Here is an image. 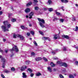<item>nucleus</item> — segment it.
<instances>
[{
    "mask_svg": "<svg viewBox=\"0 0 78 78\" xmlns=\"http://www.w3.org/2000/svg\"><path fill=\"white\" fill-rule=\"evenodd\" d=\"M31 55L32 56H34L35 54L34 52H32Z\"/></svg>",
    "mask_w": 78,
    "mask_h": 78,
    "instance_id": "nucleus-39",
    "label": "nucleus"
},
{
    "mask_svg": "<svg viewBox=\"0 0 78 78\" xmlns=\"http://www.w3.org/2000/svg\"><path fill=\"white\" fill-rule=\"evenodd\" d=\"M39 33H40L41 35H44V33H43V32H41V31H39Z\"/></svg>",
    "mask_w": 78,
    "mask_h": 78,
    "instance_id": "nucleus-36",
    "label": "nucleus"
},
{
    "mask_svg": "<svg viewBox=\"0 0 78 78\" xmlns=\"http://www.w3.org/2000/svg\"><path fill=\"white\" fill-rule=\"evenodd\" d=\"M39 9V7H34L35 10H38Z\"/></svg>",
    "mask_w": 78,
    "mask_h": 78,
    "instance_id": "nucleus-33",
    "label": "nucleus"
},
{
    "mask_svg": "<svg viewBox=\"0 0 78 78\" xmlns=\"http://www.w3.org/2000/svg\"><path fill=\"white\" fill-rule=\"evenodd\" d=\"M3 41L4 42H5L6 41V39H3Z\"/></svg>",
    "mask_w": 78,
    "mask_h": 78,
    "instance_id": "nucleus-57",
    "label": "nucleus"
},
{
    "mask_svg": "<svg viewBox=\"0 0 78 78\" xmlns=\"http://www.w3.org/2000/svg\"><path fill=\"white\" fill-rule=\"evenodd\" d=\"M16 19H13L12 20V22H16Z\"/></svg>",
    "mask_w": 78,
    "mask_h": 78,
    "instance_id": "nucleus-32",
    "label": "nucleus"
},
{
    "mask_svg": "<svg viewBox=\"0 0 78 78\" xmlns=\"http://www.w3.org/2000/svg\"><path fill=\"white\" fill-rule=\"evenodd\" d=\"M1 76L3 78H5V76H4V75L3 74H1Z\"/></svg>",
    "mask_w": 78,
    "mask_h": 78,
    "instance_id": "nucleus-47",
    "label": "nucleus"
},
{
    "mask_svg": "<svg viewBox=\"0 0 78 78\" xmlns=\"http://www.w3.org/2000/svg\"><path fill=\"white\" fill-rule=\"evenodd\" d=\"M47 5H51V0L48 1V2L47 3Z\"/></svg>",
    "mask_w": 78,
    "mask_h": 78,
    "instance_id": "nucleus-18",
    "label": "nucleus"
},
{
    "mask_svg": "<svg viewBox=\"0 0 78 78\" xmlns=\"http://www.w3.org/2000/svg\"><path fill=\"white\" fill-rule=\"evenodd\" d=\"M57 63L58 64H60V66H64L65 67H67V65L65 63L62 62L61 61H58L57 62Z\"/></svg>",
    "mask_w": 78,
    "mask_h": 78,
    "instance_id": "nucleus-3",
    "label": "nucleus"
},
{
    "mask_svg": "<svg viewBox=\"0 0 78 78\" xmlns=\"http://www.w3.org/2000/svg\"><path fill=\"white\" fill-rule=\"evenodd\" d=\"M30 33H31L32 35H34V32L33 31H31Z\"/></svg>",
    "mask_w": 78,
    "mask_h": 78,
    "instance_id": "nucleus-34",
    "label": "nucleus"
},
{
    "mask_svg": "<svg viewBox=\"0 0 78 78\" xmlns=\"http://www.w3.org/2000/svg\"><path fill=\"white\" fill-rule=\"evenodd\" d=\"M34 2H33L34 5H35L36 4V3H37L38 1L37 0H34Z\"/></svg>",
    "mask_w": 78,
    "mask_h": 78,
    "instance_id": "nucleus-21",
    "label": "nucleus"
},
{
    "mask_svg": "<svg viewBox=\"0 0 78 78\" xmlns=\"http://www.w3.org/2000/svg\"><path fill=\"white\" fill-rule=\"evenodd\" d=\"M4 72L5 73H9L10 72V71L9 70H4Z\"/></svg>",
    "mask_w": 78,
    "mask_h": 78,
    "instance_id": "nucleus-27",
    "label": "nucleus"
},
{
    "mask_svg": "<svg viewBox=\"0 0 78 78\" xmlns=\"http://www.w3.org/2000/svg\"><path fill=\"white\" fill-rule=\"evenodd\" d=\"M64 8V7L62 6L61 7V9H62L63 11H64V9H63Z\"/></svg>",
    "mask_w": 78,
    "mask_h": 78,
    "instance_id": "nucleus-51",
    "label": "nucleus"
},
{
    "mask_svg": "<svg viewBox=\"0 0 78 78\" xmlns=\"http://www.w3.org/2000/svg\"><path fill=\"white\" fill-rule=\"evenodd\" d=\"M48 10L50 12H51V11H53V9L52 8H50L48 9Z\"/></svg>",
    "mask_w": 78,
    "mask_h": 78,
    "instance_id": "nucleus-25",
    "label": "nucleus"
},
{
    "mask_svg": "<svg viewBox=\"0 0 78 78\" xmlns=\"http://www.w3.org/2000/svg\"><path fill=\"white\" fill-rule=\"evenodd\" d=\"M11 1H12V2H13L14 1H16V0H10Z\"/></svg>",
    "mask_w": 78,
    "mask_h": 78,
    "instance_id": "nucleus-61",
    "label": "nucleus"
},
{
    "mask_svg": "<svg viewBox=\"0 0 78 78\" xmlns=\"http://www.w3.org/2000/svg\"><path fill=\"white\" fill-rule=\"evenodd\" d=\"M37 19L40 22V25L41 27L42 28H44L45 27V26H44V25L42 23H45V21H44V19H41L40 18H37Z\"/></svg>",
    "mask_w": 78,
    "mask_h": 78,
    "instance_id": "nucleus-2",
    "label": "nucleus"
},
{
    "mask_svg": "<svg viewBox=\"0 0 78 78\" xmlns=\"http://www.w3.org/2000/svg\"><path fill=\"white\" fill-rule=\"evenodd\" d=\"M36 75L37 76H41V74L40 73H38L36 74Z\"/></svg>",
    "mask_w": 78,
    "mask_h": 78,
    "instance_id": "nucleus-22",
    "label": "nucleus"
},
{
    "mask_svg": "<svg viewBox=\"0 0 78 78\" xmlns=\"http://www.w3.org/2000/svg\"><path fill=\"white\" fill-rule=\"evenodd\" d=\"M15 48L13 47L12 48V49H10V51H16V52L19 51V49H18V48H17V46H14Z\"/></svg>",
    "mask_w": 78,
    "mask_h": 78,
    "instance_id": "nucleus-4",
    "label": "nucleus"
},
{
    "mask_svg": "<svg viewBox=\"0 0 78 78\" xmlns=\"http://www.w3.org/2000/svg\"><path fill=\"white\" fill-rule=\"evenodd\" d=\"M0 52H1L2 53H3V51L2 50H1V49L0 48Z\"/></svg>",
    "mask_w": 78,
    "mask_h": 78,
    "instance_id": "nucleus-54",
    "label": "nucleus"
},
{
    "mask_svg": "<svg viewBox=\"0 0 78 78\" xmlns=\"http://www.w3.org/2000/svg\"><path fill=\"white\" fill-rule=\"evenodd\" d=\"M59 77H60V78H64V76H63L61 74H60L59 75Z\"/></svg>",
    "mask_w": 78,
    "mask_h": 78,
    "instance_id": "nucleus-38",
    "label": "nucleus"
},
{
    "mask_svg": "<svg viewBox=\"0 0 78 78\" xmlns=\"http://www.w3.org/2000/svg\"><path fill=\"white\" fill-rule=\"evenodd\" d=\"M75 48H76V49H78V47H75Z\"/></svg>",
    "mask_w": 78,
    "mask_h": 78,
    "instance_id": "nucleus-60",
    "label": "nucleus"
},
{
    "mask_svg": "<svg viewBox=\"0 0 78 78\" xmlns=\"http://www.w3.org/2000/svg\"><path fill=\"white\" fill-rule=\"evenodd\" d=\"M72 20H73V21H74L75 20V17H73Z\"/></svg>",
    "mask_w": 78,
    "mask_h": 78,
    "instance_id": "nucleus-46",
    "label": "nucleus"
},
{
    "mask_svg": "<svg viewBox=\"0 0 78 78\" xmlns=\"http://www.w3.org/2000/svg\"><path fill=\"white\" fill-rule=\"evenodd\" d=\"M75 5L76 6V7H78V5L77 4H75Z\"/></svg>",
    "mask_w": 78,
    "mask_h": 78,
    "instance_id": "nucleus-56",
    "label": "nucleus"
},
{
    "mask_svg": "<svg viewBox=\"0 0 78 78\" xmlns=\"http://www.w3.org/2000/svg\"><path fill=\"white\" fill-rule=\"evenodd\" d=\"M27 69V66H23L21 68V71H23Z\"/></svg>",
    "mask_w": 78,
    "mask_h": 78,
    "instance_id": "nucleus-9",
    "label": "nucleus"
},
{
    "mask_svg": "<svg viewBox=\"0 0 78 78\" xmlns=\"http://www.w3.org/2000/svg\"><path fill=\"white\" fill-rule=\"evenodd\" d=\"M2 14L3 12H2V11H0V15H2Z\"/></svg>",
    "mask_w": 78,
    "mask_h": 78,
    "instance_id": "nucleus-50",
    "label": "nucleus"
},
{
    "mask_svg": "<svg viewBox=\"0 0 78 78\" xmlns=\"http://www.w3.org/2000/svg\"><path fill=\"white\" fill-rule=\"evenodd\" d=\"M64 1L65 0H61L62 2L63 3H64Z\"/></svg>",
    "mask_w": 78,
    "mask_h": 78,
    "instance_id": "nucleus-55",
    "label": "nucleus"
},
{
    "mask_svg": "<svg viewBox=\"0 0 78 78\" xmlns=\"http://www.w3.org/2000/svg\"><path fill=\"white\" fill-rule=\"evenodd\" d=\"M58 51V49H57L55 51H52V53H53V55H54L55 54V53H56V51Z\"/></svg>",
    "mask_w": 78,
    "mask_h": 78,
    "instance_id": "nucleus-15",
    "label": "nucleus"
},
{
    "mask_svg": "<svg viewBox=\"0 0 78 78\" xmlns=\"http://www.w3.org/2000/svg\"><path fill=\"white\" fill-rule=\"evenodd\" d=\"M27 36H30V33L29 32H28L27 33Z\"/></svg>",
    "mask_w": 78,
    "mask_h": 78,
    "instance_id": "nucleus-44",
    "label": "nucleus"
},
{
    "mask_svg": "<svg viewBox=\"0 0 78 78\" xmlns=\"http://www.w3.org/2000/svg\"><path fill=\"white\" fill-rule=\"evenodd\" d=\"M34 43L35 46H37V43H36V41H34Z\"/></svg>",
    "mask_w": 78,
    "mask_h": 78,
    "instance_id": "nucleus-31",
    "label": "nucleus"
},
{
    "mask_svg": "<svg viewBox=\"0 0 78 78\" xmlns=\"http://www.w3.org/2000/svg\"><path fill=\"white\" fill-rule=\"evenodd\" d=\"M75 64L76 65H78V62H75Z\"/></svg>",
    "mask_w": 78,
    "mask_h": 78,
    "instance_id": "nucleus-49",
    "label": "nucleus"
},
{
    "mask_svg": "<svg viewBox=\"0 0 78 78\" xmlns=\"http://www.w3.org/2000/svg\"><path fill=\"white\" fill-rule=\"evenodd\" d=\"M14 56V55H10V57H11V58H12V56Z\"/></svg>",
    "mask_w": 78,
    "mask_h": 78,
    "instance_id": "nucleus-59",
    "label": "nucleus"
},
{
    "mask_svg": "<svg viewBox=\"0 0 78 78\" xmlns=\"http://www.w3.org/2000/svg\"><path fill=\"white\" fill-rule=\"evenodd\" d=\"M43 40H44V41H46V40H49V38L48 37H43Z\"/></svg>",
    "mask_w": 78,
    "mask_h": 78,
    "instance_id": "nucleus-16",
    "label": "nucleus"
},
{
    "mask_svg": "<svg viewBox=\"0 0 78 78\" xmlns=\"http://www.w3.org/2000/svg\"><path fill=\"white\" fill-rule=\"evenodd\" d=\"M63 36L64 37H65V39H69V37L68 35H63Z\"/></svg>",
    "mask_w": 78,
    "mask_h": 78,
    "instance_id": "nucleus-17",
    "label": "nucleus"
},
{
    "mask_svg": "<svg viewBox=\"0 0 78 78\" xmlns=\"http://www.w3.org/2000/svg\"><path fill=\"white\" fill-rule=\"evenodd\" d=\"M30 40H32V38H30Z\"/></svg>",
    "mask_w": 78,
    "mask_h": 78,
    "instance_id": "nucleus-62",
    "label": "nucleus"
},
{
    "mask_svg": "<svg viewBox=\"0 0 78 78\" xmlns=\"http://www.w3.org/2000/svg\"><path fill=\"white\" fill-rule=\"evenodd\" d=\"M43 10H44V11H46V10H47V8H43Z\"/></svg>",
    "mask_w": 78,
    "mask_h": 78,
    "instance_id": "nucleus-41",
    "label": "nucleus"
},
{
    "mask_svg": "<svg viewBox=\"0 0 78 78\" xmlns=\"http://www.w3.org/2000/svg\"><path fill=\"white\" fill-rule=\"evenodd\" d=\"M60 21L62 22H64V19H61L60 20Z\"/></svg>",
    "mask_w": 78,
    "mask_h": 78,
    "instance_id": "nucleus-42",
    "label": "nucleus"
},
{
    "mask_svg": "<svg viewBox=\"0 0 78 78\" xmlns=\"http://www.w3.org/2000/svg\"><path fill=\"white\" fill-rule=\"evenodd\" d=\"M50 66H51V67H55V64L51 62L50 63Z\"/></svg>",
    "mask_w": 78,
    "mask_h": 78,
    "instance_id": "nucleus-23",
    "label": "nucleus"
},
{
    "mask_svg": "<svg viewBox=\"0 0 78 78\" xmlns=\"http://www.w3.org/2000/svg\"><path fill=\"white\" fill-rule=\"evenodd\" d=\"M59 34H55L54 35V38L55 39H57L58 38H59Z\"/></svg>",
    "mask_w": 78,
    "mask_h": 78,
    "instance_id": "nucleus-7",
    "label": "nucleus"
},
{
    "mask_svg": "<svg viewBox=\"0 0 78 78\" xmlns=\"http://www.w3.org/2000/svg\"><path fill=\"white\" fill-rule=\"evenodd\" d=\"M1 60L2 62H3V65L2 66V67L4 68L5 67V59L4 58H1Z\"/></svg>",
    "mask_w": 78,
    "mask_h": 78,
    "instance_id": "nucleus-6",
    "label": "nucleus"
},
{
    "mask_svg": "<svg viewBox=\"0 0 78 78\" xmlns=\"http://www.w3.org/2000/svg\"><path fill=\"white\" fill-rule=\"evenodd\" d=\"M41 59H42V58L40 57H37L35 58V60L36 61H39L40 60H41Z\"/></svg>",
    "mask_w": 78,
    "mask_h": 78,
    "instance_id": "nucleus-13",
    "label": "nucleus"
},
{
    "mask_svg": "<svg viewBox=\"0 0 78 78\" xmlns=\"http://www.w3.org/2000/svg\"><path fill=\"white\" fill-rule=\"evenodd\" d=\"M63 50L64 51H66L67 50V48L66 47H64Z\"/></svg>",
    "mask_w": 78,
    "mask_h": 78,
    "instance_id": "nucleus-40",
    "label": "nucleus"
},
{
    "mask_svg": "<svg viewBox=\"0 0 78 78\" xmlns=\"http://www.w3.org/2000/svg\"><path fill=\"white\" fill-rule=\"evenodd\" d=\"M75 31H78V26H76V30H75Z\"/></svg>",
    "mask_w": 78,
    "mask_h": 78,
    "instance_id": "nucleus-35",
    "label": "nucleus"
},
{
    "mask_svg": "<svg viewBox=\"0 0 78 78\" xmlns=\"http://www.w3.org/2000/svg\"><path fill=\"white\" fill-rule=\"evenodd\" d=\"M74 76H76V74L75 73L73 75H70L69 76V78H74Z\"/></svg>",
    "mask_w": 78,
    "mask_h": 78,
    "instance_id": "nucleus-11",
    "label": "nucleus"
},
{
    "mask_svg": "<svg viewBox=\"0 0 78 78\" xmlns=\"http://www.w3.org/2000/svg\"><path fill=\"white\" fill-rule=\"evenodd\" d=\"M68 2H69V1H68L67 0H65L64 3H67Z\"/></svg>",
    "mask_w": 78,
    "mask_h": 78,
    "instance_id": "nucleus-45",
    "label": "nucleus"
},
{
    "mask_svg": "<svg viewBox=\"0 0 78 78\" xmlns=\"http://www.w3.org/2000/svg\"><path fill=\"white\" fill-rule=\"evenodd\" d=\"M11 70L12 72H14L16 70V69L14 67H12L11 69Z\"/></svg>",
    "mask_w": 78,
    "mask_h": 78,
    "instance_id": "nucleus-26",
    "label": "nucleus"
},
{
    "mask_svg": "<svg viewBox=\"0 0 78 78\" xmlns=\"http://www.w3.org/2000/svg\"><path fill=\"white\" fill-rule=\"evenodd\" d=\"M30 62H25L26 64H30Z\"/></svg>",
    "mask_w": 78,
    "mask_h": 78,
    "instance_id": "nucleus-43",
    "label": "nucleus"
},
{
    "mask_svg": "<svg viewBox=\"0 0 78 78\" xmlns=\"http://www.w3.org/2000/svg\"><path fill=\"white\" fill-rule=\"evenodd\" d=\"M2 58V56L1 55H0V58Z\"/></svg>",
    "mask_w": 78,
    "mask_h": 78,
    "instance_id": "nucleus-63",
    "label": "nucleus"
},
{
    "mask_svg": "<svg viewBox=\"0 0 78 78\" xmlns=\"http://www.w3.org/2000/svg\"><path fill=\"white\" fill-rule=\"evenodd\" d=\"M4 26H2L1 28L2 29H3L4 31H9L8 28H10L11 24H8V22L7 21H4Z\"/></svg>",
    "mask_w": 78,
    "mask_h": 78,
    "instance_id": "nucleus-1",
    "label": "nucleus"
},
{
    "mask_svg": "<svg viewBox=\"0 0 78 78\" xmlns=\"http://www.w3.org/2000/svg\"><path fill=\"white\" fill-rule=\"evenodd\" d=\"M28 70H29V71L30 73H31V72H32L33 71L32 70V69H31L30 68H28Z\"/></svg>",
    "mask_w": 78,
    "mask_h": 78,
    "instance_id": "nucleus-30",
    "label": "nucleus"
},
{
    "mask_svg": "<svg viewBox=\"0 0 78 78\" xmlns=\"http://www.w3.org/2000/svg\"><path fill=\"white\" fill-rule=\"evenodd\" d=\"M48 70L50 72H52V70H51V69L50 68V67H49L47 68Z\"/></svg>",
    "mask_w": 78,
    "mask_h": 78,
    "instance_id": "nucleus-14",
    "label": "nucleus"
},
{
    "mask_svg": "<svg viewBox=\"0 0 78 78\" xmlns=\"http://www.w3.org/2000/svg\"><path fill=\"white\" fill-rule=\"evenodd\" d=\"M58 20V18L56 17H54L53 18V21H55V20Z\"/></svg>",
    "mask_w": 78,
    "mask_h": 78,
    "instance_id": "nucleus-29",
    "label": "nucleus"
},
{
    "mask_svg": "<svg viewBox=\"0 0 78 78\" xmlns=\"http://www.w3.org/2000/svg\"><path fill=\"white\" fill-rule=\"evenodd\" d=\"M26 18H28V15L26 16Z\"/></svg>",
    "mask_w": 78,
    "mask_h": 78,
    "instance_id": "nucleus-58",
    "label": "nucleus"
},
{
    "mask_svg": "<svg viewBox=\"0 0 78 78\" xmlns=\"http://www.w3.org/2000/svg\"><path fill=\"white\" fill-rule=\"evenodd\" d=\"M17 37H20L21 40H23L24 39V37L22 35H20L19 34H17Z\"/></svg>",
    "mask_w": 78,
    "mask_h": 78,
    "instance_id": "nucleus-5",
    "label": "nucleus"
},
{
    "mask_svg": "<svg viewBox=\"0 0 78 78\" xmlns=\"http://www.w3.org/2000/svg\"><path fill=\"white\" fill-rule=\"evenodd\" d=\"M21 28L23 29V30H24V29L27 30V29H28V28L27 27L25 28V27H24V26H21Z\"/></svg>",
    "mask_w": 78,
    "mask_h": 78,
    "instance_id": "nucleus-20",
    "label": "nucleus"
},
{
    "mask_svg": "<svg viewBox=\"0 0 78 78\" xmlns=\"http://www.w3.org/2000/svg\"><path fill=\"white\" fill-rule=\"evenodd\" d=\"M8 49H7L5 50V53H8Z\"/></svg>",
    "mask_w": 78,
    "mask_h": 78,
    "instance_id": "nucleus-52",
    "label": "nucleus"
},
{
    "mask_svg": "<svg viewBox=\"0 0 78 78\" xmlns=\"http://www.w3.org/2000/svg\"><path fill=\"white\" fill-rule=\"evenodd\" d=\"M29 26V27H32V24L30 23Z\"/></svg>",
    "mask_w": 78,
    "mask_h": 78,
    "instance_id": "nucleus-53",
    "label": "nucleus"
},
{
    "mask_svg": "<svg viewBox=\"0 0 78 78\" xmlns=\"http://www.w3.org/2000/svg\"><path fill=\"white\" fill-rule=\"evenodd\" d=\"M33 75H34V74L33 73H31L30 74V76L31 77H33Z\"/></svg>",
    "mask_w": 78,
    "mask_h": 78,
    "instance_id": "nucleus-48",
    "label": "nucleus"
},
{
    "mask_svg": "<svg viewBox=\"0 0 78 78\" xmlns=\"http://www.w3.org/2000/svg\"><path fill=\"white\" fill-rule=\"evenodd\" d=\"M13 38H16L17 37V34L16 35L15 34H13Z\"/></svg>",
    "mask_w": 78,
    "mask_h": 78,
    "instance_id": "nucleus-28",
    "label": "nucleus"
},
{
    "mask_svg": "<svg viewBox=\"0 0 78 78\" xmlns=\"http://www.w3.org/2000/svg\"><path fill=\"white\" fill-rule=\"evenodd\" d=\"M54 71H55V70H56V69H54Z\"/></svg>",
    "mask_w": 78,
    "mask_h": 78,
    "instance_id": "nucleus-64",
    "label": "nucleus"
},
{
    "mask_svg": "<svg viewBox=\"0 0 78 78\" xmlns=\"http://www.w3.org/2000/svg\"><path fill=\"white\" fill-rule=\"evenodd\" d=\"M43 59L45 61H48V60H47V59L45 57H43Z\"/></svg>",
    "mask_w": 78,
    "mask_h": 78,
    "instance_id": "nucleus-37",
    "label": "nucleus"
},
{
    "mask_svg": "<svg viewBox=\"0 0 78 78\" xmlns=\"http://www.w3.org/2000/svg\"><path fill=\"white\" fill-rule=\"evenodd\" d=\"M34 14V13L33 12H30L29 15V16H30V17H29V19H31L32 18V16H33V15Z\"/></svg>",
    "mask_w": 78,
    "mask_h": 78,
    "instance_id": "nucleus-10",
    "label": "nucleus"
},
{
    "mask_svg": "<svg viewBox=\"0 0 78 78\" xmlns=\"http://www.w3.org/2000/svg\"><path fill=\"white\" fill-rule=\"evenodd\" d=\"M32 4V2H30L27 4V6H29V5H31Z\"/></svg>",
    "mask_w": 78,
    "mask_h": 78,
    "instance_id": "nucleus-24",
    "label": "nucleus"
},
{
    "mask_svg": "<svg viewBox=\"0 0 78 78\" xmlns=\"http://www.w3.org/2000/svg\"><path fill=\"white\" fill-rule=\"evenodd\" d=\"M55 13L56 14L57 16H61L62 15L61 14V13L57 12V10H55L54 11Z\"/></svg>",
    "mask_w": 78,
    "mask_h": 78,
    "instance_id": "nucleus-8",
    "label": "nucleus"
},
{
    "mask_svg": "<svg viewBox=\"0 0 78 78\" xmlns=\"http://www.w3.org/2000/svg\"><path fill=\"white\" fill-rule=\"evenodd\" d=\"M25 11L26 13L30 11V9L29 8H27V9H26Z\"/></svg>",
    "mask_w": 78,
    "mask_h": 78,
    "instance_id": "nucleus-12",
    "label": "nucleus"
},
{
    "mask_svg": "<svg viewBox=\"0 0 78 78\" xmlns=\"http://www.w3.org/2000/svg\"><path fill=\"white\" fill-rule=\"evenodd\" d=\"M23 78H26L27 77V75L25 74V73H23Z\"/></svg>",
    "mask_w": 78,
    "mask_h": 78,
    "instance_id": "nucleus-19",
    "label": "nucleus"
}]
</instances>
